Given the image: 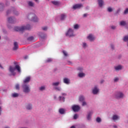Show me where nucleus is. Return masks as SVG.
I'll return each mask as SVG.
<instances>
[{"label":"nucleus","mask_w":128,"mask_h":128,"mask_svg":"<svg viewBox=\"0 0 128 128\" xmlns=\"http://www.w3.org/2000/svg\"><path fill=\"white\" fill-rule=\"evenodd\" d=\"M30 25L28 24L26 26H22L21 27L16 26L14 28V30L16 32H24L26 30H30Z\"/></svg>","instance_id":"obj_1"},{"label":"nucleus","mask_w":128,"mask_h":128,"mask_svg":"<svg viewBox=\"0 0 128 128\" xmlns=\"http://www.w3.org/2000/svg\"><path fill=\"white\" fill-rule=\"evenodd\" d=\"M17 70L18 72H20V67L18 65H16L15 67H12V66H10V72L12 73V76H16V72H14V70Z\"/></svg>","instance_id":"obj_2"},{"label":"nucleus","mask_w":128,"mask_h":128,"mask_svg":"<svg viewBox=\"0 0 128 128\" xmlns=\"http://www.w3.org/2000/svg\"><path fill=\"white\" fill-rule=\"evenodd\" d=\"M23 88V91L24 92H26V94H28L30 92V85L28 84H24L22 86Z\"/></svg>","instance_id":"obj_3"},{"label":"nucleus","mask_w":128,"mask_h":128,"mask_svg":"<svg viewBox=\"0 0 128 128\" xmlns=\"http://www.w3.org/2000/svg\"><path fill=\"white\" fill-rule=\"evenodd\" d=\"M28 18L30 20H32L33 22H36L38 20V17L36 16L34 14H30L28 16Z\"/></svg>","instance_id":"obj_4"},{"label":"nucleus","mask_w":128,"mask_h":128,"mask_svg":"<svg viewBox=\"0 0 128 128\" xmlns=\"http://www.w3.org/2000/svg\"><path fill=\"white\" fill-rule=\"evenodd\" d=\"M74 31L70 28L68 32L66 33V36H69L70 38H72V36H74Z\"/></svg>","instance_id":"obj_5"},{"label":"nucleus","mask_w":128,"mask_h":128,"mask_svg":"<svg viewBox=\"0 0 128 128\" xmlns=\"http://www.w3.org/2000/svg\"><path fill=\"white\" fill-rule=\"evenodd\" d=\"M124 96V94L120 92H116L115 95L116 98H122Z\"/></svg>","instance_id":"obj_6"},{"label":"nucleus","mask_w":128,"mask_h":128,"mask_svg":"<svg viewBox=\"0 0 128 128\" xmlns=\"http://www.w3.org/2000/svg\"><path fill=\"white\" fill-rule=\"evenodd\" d=\"M72 110L76 112H78V110H80V107L78 105H74L72 106Z\"/></svg>","instance_id":"obj_7"},{"label":"nucleus","mask_w":128,"mask_h":128,"mask_svg":"<svg viewBox=\"0 0 128 128\" xmlns=\"http://www.w3.org/2000/svg\"><path fill=\"white\" fill-rule=\"evenodd\" d=\"M14 22H16V18L14 17H9L8 18V22L9 24H14Z\"/></svg>","instance_id":"obj_8"},{"label":"nucleus","mask_w":128,"mask_h":128,"mask_svg":"<svg viewBox=\"0 0 128 128\" xmlns=\"http://www.w3.org/2000/svg\"><path fill=\"white\" fill-rule=\"evenodd\" d=\"M99 90H100L98 89V87H96V86H95L92 90V94H96Z\"/></svg>","instance_id":"obj_9"},{"label":"nucleus","mask_w":128,"mask_h":128,"mask_svg":"<svg viewBox=\"0 0 128 128\" xmlns=\"http://www.w3.org/2000/svg\"><path fill=\"white\" fill-rule=\"evenodd\" d=\"M82 6V4H77L73 6L74 10H76V8H80Z\"/></svg>","instance_id":"obj_10"},{"label":"nucleus","mask_w":128,"mask_h":128,"mask_svg":"<svg viewBox=\"0 0 128 128\" xmlns=\"http://www.w3.org/2000/svg\"><path fill=\"white\" fill-rule=\"evenodd\" d=\"M30 77L28 76L26 77L25 80H24V84H26L28 82H30Z\"/></svg>","instance_id":"obj_11"},{"label":"nucleus","mask_w":128,"mask_h":128,"mask_svg":"<svg viewBox=\"0 0 128 128\" xmlns=\"http://www.w3.org/2000/svg\"><path fill=\"white\" fill-rule=\"evenodd\" d=\"M88 40H90V42H92V40H94V37L92 36V34H90L89 36H88Z\"/></svg>","instance_id":"obj_12"},{"label":"nucleus","mask_w":128,"mask_h":128,"mask_svg":"<svg viewBox=\"0 0 128 128\" xmlns=\"http://www.w3.org/2000/svg\"><path fill=\"white\" fill-rule=\"evenodd\" d=\"M18 48V44L17 42H14V47L13 48L14 50H16Z\"/></svg>","instance_id":"obj_13"},{"label":"nucleus","mask_w":128,"mask_h":128,"mask_svg":"<svg viewBox=\"0 0 128 128\" xmlns=\"http://www.w3.org/2000/svg\"><path fill=\"white\" fill-rule=\"evenodd\" d=\"M64 84H70V80L68 78H64Z\"/></svg>","instance_id":"obj_14"},{"label":"nucleus","mask_w":128,"mask_h":128,"mask_svg":"<svg viewBox=\"0 0 128 128\" xmlns=\"http://www.w3.org/2000/svg\"><path fill=\"white\" fill-rule=\"evenodd\" d=\"M113 120H120V117L118 116V115H114L112 116Z\"/></svg>","instance_id":"obj_15"},{"label":"nucleus","mask_w":128,"mask_h":128,"mask_svg":"<svg viewBox=\"0 0 128 128\" xmlns=\"http://www.w3.org/2000/svg\"><path fill=\"white\" fill-rule=\"evenodd\" d=\"M98 3L99 6L100 8H102V6L104 4V1H102V0H98Z\"/></svg>","instance_id":"obj_16"},{"label":"nucleus","mask_w":128,"mask_h":128,"mask_svg":"<svg viewBox=\"0 0 128 128\" xmlns=\"http://www.w3.org/2000/svg\"><path fill=\"white\" fill-rule=\"evenodd\" d=\"M122 68V66L120 65L116 66L115 67L116 70H120Z\"/></svg>","instance_id":"obj_17"},{"label":"nucleus","mask_w":128,"mask_h":128,"mask_svg":"<svg viewBox=\"0 0 128 128\" xmlns=\"http://www.w3.org/2000/svg\"><path fill=\"white\" fill-rule=\"evenodd\" d=\"M39 36L41 38H44L46 36V35L42 32L40 33Z\"/></svg>","instance_id":"obj_18"},{"label":"nucleus","mask_w":128,"mask_h":128,"mask_svg":"<svg viewBox=\"0 0 128 128\" xmlns=\"http://www.w3.org/2000/svg\"><path fill=\"white\" fill-rule=\"evenodd\" d=\"M92 112H90L88 114V115L87 116V119L90 120V116H92Z\"/></svg>","instance_id":"obj_19"},{"label":"nucleus","mask_w":128,"mask_h":128,"mask_svg":"<svg viewBox=\"0 0 128 128\" xmlns=\"http://www.w3.org/2000/svg\"><path fill=\"white\" fill-rule=\"evenodd\" d=\"M26 108L27 110H32V105L28 104L26 106Z\"/></svg>","instance_id":"obj_20"},{"label":"nucleus","mask_w":128,"mask_h":128,"mask_svg":"<svg viewBox=\"0 0 128 128\" xmlns=\"http://www.w3.org/2000/svg\"><path fill=\"white\" fill-rule=\"evenodd\" d=\"M28 4L29 6H34V3L32 1H28Z\"/></svg>","instance_id":"obj_21"},{"label":"nucleus","mask_w":128,"mask_h":128,"mask_svg":"<svg viewBox=\"0 0 128 128\" xmlns=\"http://www.w3.org/2000/svg\"><path fill=\"white\" fill-rule=\"evenodd\" d=\"M52 2L53 4H54V6H58V4H60V2L58 1H52Z\"/></svg>","instance_id":"obj_22"},{"label":"nucleus","mask_w":128,"mask_h":128,"mask_svg":"<svg viewBox=\"0 0 128 128\" xmlns=\"http://www.w3.org/2000/svg\"><path fill=\"white\" fill-rule=\"evenodd\" d=\"M64 100H65V98L64 97V96H60L59 97V100L60 102H64Z\"/></svg>","instance_id":"obj_23"},{"label":"nucleus","mask_w":128,"mask_h":128,"mask_svg":"<svg viewBox=\"0 0 128 128\" xmlns=\"http://www.w3.org/2000/svg\"><path fill=\"white\" fill-rule=\"evenodd\" d=\"M66 18V16L64 14H62L60 16V20H64V18Z\"/></svg>","instance_id":"obj_24"},{"label":"nucleus","mask_w":128,"mask_h":128,"mask_svg":"<svg viewBox=\"0 0 128 128\" xmlns=\"http://www.w3.org/2000/svg\"><path fill=\"white\" fill-rule=\"evenodd\" d=\"M59 112L60 114H64V108H60L59 110Z\"/></svg>","instance_id":"obj_25"},{"label":"nucleus","mask_w":128,"mask_h":128,"mask_svg":"<svg viewBox=\"0 0 128 128\" xmlns=\"http://www.w3.org/2000/svg\"><path fill=\"white\" fill-rule=\"evenodd\" d=\"M80 102H84V96H80L79 98Z\"/></svg>","instance_id":"obj_26"},{"label":"nucleus","mask_w":128,"mask_h":128,"mask_svg":"<svg viewBox=\"0 0 128 128\" xmlns=\"http://www.w3.org/2000/svg\"><path fill=\"white\" fill-rule=\"evenodd\" d=\"M12 96H13V98H18V93L12 94Z\"/></svg>","instance_id":"obj_27"},{"label":"nucleus","mask_w":128,"mask_h":128,"mask_svg":"<svg viewBox=\"0 0 128 128\" xmlns=\"http://www.w3.org/2000/svg\"><path fill=\"white\" fill-rule=\"evenodd\" d=\"M85 74L84 73H79L78 74V76L79 78H82L84 76Z\"/></svg>","instance_id":"obj_28"},{"label":"nucleus","mask_w":128,"mask_h":128,"mask_svg":"<svg viewBox=\"0 0 128 128\" xmlns=\"http://www.w3.org/2000/svg\"><path fill=\"white\" fill-rule=\"evenodd\" d=\"M28 40H29V42H32V40H34V36H31L30 37H28Z\"/></svg>","instance_id":"obj_29"},{"label":"nucleus","mask_w":128,"mask_h":128,"mask_svg":"<svg viewBox=\"0 0 128 128\" xmlns=\"http://www.w3.org/2000/svg\"><path fill=\"white\" fill-rule=\"evenodd\" d=\"M4 4H0V11L2 10H4Z\"/></svg>","instance_id":"obj_30"},{"label":"nucleus","mask_w":128,"mask_h":128,"mask_svg":"<svg viewBox=\"0 0 128 128\" xmlns=\"http://www.w3.org/2000/svg\"><path fill=\"white\" fill-rule=\"evenodd\" d=\"M60 84V82H56L52 84V86H58Z\"/></svg>","instance_id":"obj_31"},{"label":"nucleus","mask_w":128,"mask_h":128,"mask_svg":"<svg viewBox=\"0 0 128 128\" xmlns=\"http://www.w3.org/2000/svg\"><path fill=\"white\" fill-rule=\"evenodd\" d=\"M52 62V59L50 58H48L46 60V62Z\"/></svg>","instance_id":"obj_32"},{"label":"nucleus","mask_w":128,"mask_h":128,"mask_svg":"<svg viewBox=\"0 0 128 128\" xmlns=\"http://www.w3.org/2000/svg\"><path fill=\"white\" fill-rule=\"evenodd\" d=\"M126 22L124 21H122L120 22V25L121 26H126Z\"/></svg>","instance_id":"obj_33"},{"label":"nucleus","mask_w":128,"mask_h":128,"mask_svg":"<svg viewBox=\"0 0 128 128\" xmlns=\"http://www.w3.org/2000/svg\"><path fill=\"white\" fill-rule=\"evenodd\" d=\"M124 42H128V36H125L124 38Z\"/></svg>","instance_id":"obj_34"},{"label":"nucleus","mask_w":128,"mask_h":128,"mask_svg":"<svg viewBox=\"0 0 128 128\" xmlns=\"http://www.w3.org/2000/svg\"><path fill=\"white\" fill-rule=\"evenodd\" d=\"M96 120L97 122H102V119H100V118L98 117V118H96Z\"/></svg>","instance_id":"obj_35"},{"label":"nucleus","mask_w":128,"mask_h":128,"mask_svg":"<svg viewBox=\"0 0 128 128\" xmlns=\"http://www.w3.org/2000/svg\"><path fill=\"white\" fill-rule=\"evenodd\" d=\"M80 28V26H78V24H76L74 26V28L75 30H78V28Z\"/></svg>","instance_id":"obj_36"},{"label":"nucleus","mask_w":128,"mask_h":128,"mask_svg":"<svg viewBox=\"0 0 128 128\" xmlns=\"http://www.w3.org/2000/svg\"><path fill=\"white\" fill-rule=\"evenodd\" d=\"M40 90H46V87L44 86H42L40 88Z\"/></svg>","instance_id":"obj_37"},{"label":"nucleus","mask_w":128,"mask_h":128,"mask_svg":"<svg viewBox=\"0 0 128 128\" xmlns=\"http://www.w3.org/2000/svg\"><path fill=\"white\" fill-rule=\"evenodd\" d=\"M13 12L14 14H16V16H18V11L14 10H13Z\"/></svg>","instance_id":"obj_38"},{"label":"nucleus","mask_w":128,"mask_h":128,"mask_svg":"<svg viewBox=\"0 0 128 128\" xmlns=\"http://www.w3.org/2000/svg\"><path fill=\"white\" fill-rule=\"evenodd\" d=\"M108 12H112V8H108Z\"/></svg>","instance_id":"obj_39"},{"label":"nucleus","mask_w":128,"mask_h":128,"mask_svg":"<svg viewBox=\"0 0 128 128\" xmlns=\"http://www.w3.org/2000/svg\"><path fill=\"white\" fill-rule=\"evenodd\" d=\"M62 52L64 56H68V53L66 51L63 50Z\"/></svg>","instance_id":"obj_40"},{"label":"nucleus","mask_w":128,"mask_h":128,"mask_svg":"<svg viewBox=\"0 0 128 128\" xmlns=\"http://www.w3.org/2000/svg\"><path fill=\"white\" fill-rule=\"evenodd\" d=\"M16 90H20V84H16Z\"/></svg>","instance_id":"obj_41"},{"label":"nucleus","mask_w":128,"mask_h":128,"mask_svg":"<svg viewBox=\"0 0 128 128\" xmlns=\"http://www.w3.org/2000/svg\"><path fill=\"white\" fill-rule=\"evenodd\" d=\"M42 30H48V27L46 26L42 27Z\"/></svg>","instance_id":"obj_42"},{"label":"nucleus","mask_w":128,"mask_h":128,"mask_svg":"<svg viewBox=\"0 0 128 128\" xmlns=\"http://www.w3.org/2000/svg\"><path fill=\"white\" fill-rule=\"evenodd\" d=\"M124 14H128V8H127L124 12Z\"/></svg>","instance_id":"obj_43"},{"label":"nucleus","mask_w":128,"mask_h":128,"mask_svg":"<svg viewBox=\"0 0 128 128\" xmlns=\"http://www.w3.org/2000/svg\"><path fill=\"white\" fill-rule=\"evenodd\" d=\"M76 118H78V114H75L74 116V119L76 120Z\"/></svg>","instance_id":"obj_44"},{"label":"nucleus","mask_w":128,"mask_h":128,"mask_svg":"<svg viewBox=\"0 0 128 128\" xmlns=\"http://www.w3.org/2000/svg\"><path fill=\"white\" fill-rule=\"evenodd\" d=\"M82 106H86V102L83 101Z\"/></svg>","instance_id":"obj_45"},{"label":"nucleus","mask_w":128,"mask_h":128,"mask_svg":"<svg viewBox=\"0 0 128 128\" xmlns=\"http://www.w3.org/2000/svg\"><path fill=\"white\" fill-rule=\"evenodd\" d=\"M118 78H116L114 79V82H118Z\"/></svg>","instance_id":"obj_46"},{"label":"nucleus","mask_w":128,"mask_h":128,"mask_svg":"<svg viewBox=\"0 0 128 128\" xmlns=\"http://www.w3.org/2000/svg\"><path fill=\"white\" fill-rule=\"evenodd\" d=\"M86 43H83V48H86Z\"/></svg>","instance_id":"obj_47"},{"label":"nucleus","mask_w":128,"mask_h":128,"mask_svg":"<svg viewBox=\"0 0 128 128\" xmlns=\"http://www.w3.org/2000/svg\"><path fill=\"white\" fill-rule=\"evenodd\" d=\"M84 18H86V16H88V14H84L83 15Z\"/></svg>","instance_id":"obj_48"},{"label":"nucleus","mask_w":128,"mask_h":128,"mask_svg":"<svg viewBox=\"0 0 128 128\" xmlns=\"http://www.w3.org/2000/svg\"><path fill=\"white\" fill-rule=\"evenodd\" d=\"M111 48L112 50H114V46L111 44Z\"/></svg>","instance_id":"obj_49"},{"label":"nucleus","mask_w":128,"mask_h":128,"mask_svg":"<svg viewBox=\"0 0 128 128\" xmlns=\"http://www.w3.org/2000/svg\"><path fill=\"white\" fill-rule=\"evenodd\" d=\"M56 88V90H60V88H58V87H57V88Z\"/></svg>","instance_id":"obj_50"},{"label":"nucleus","mask_w":128,"mask_h":128,"mask_svg":"<svg viewBox=\"0 0 128 128\" xmlns=\"http://www.w3.org/2000/svg\"><path fill=\"white\" fill-rule=\"evenodd\" d=\"M10 14V10H8L7 11V12H6V14Z\"/></svg>","instance_id":"obj_51"},{"label":"nucleus","mask_w":128,"mask_h":128,"mask_svg":"<svg viewBox=\"0 0 128 128\" xmlns=\"http://www.w3.org/2000/svg\"><path fill=\"white\" fill-rule=\"evenodd\" d=\"M111 28H112V30H114V28H116V26H112Z\"/></svg>","instance_id":"obj_52"},{"label":"nucleus","mask_w":128,"mask_h":128,"mask_svg":"<svg viewBox=\"0 0 128 128\" xmlns=\"http://www.w3.org/2000/svg\"><path fill=\"white\" fill-rule=\"evenodd\" d=\"M2 107H0V116L2 114Z\"/></svg>","instance_id":"obj_53"},{"label":"nucleus","mask_w":128,"mask_h":128,"mask_svg":"<svg viewBox=\"0 0 128 128\" xmlns=\"http://www.w3.org/2000/svg\"><path fill=\"white\" fill-rule=\"evenodd\" d=\"M78 70H82V68H78Z\"/></svg>","instance_id":"obj_54"},{"label":"nucleus","mask_w":128,"mask_h":128,"mask_svg":"<svg viewBox=\"0 0 128 128\" xmlns=\"http://www.w3.org/2000/svg\"><path fill=\"white\" fill-rule=\"evenodd\" d=\"M70 128H76V126H72Z\"/></svg>","instance_id":"obj_55"},{"label":"nucleus","mask_w":128,"mask_h":128,"mask_svg":"<svg viewBox=\"0 0 128 128\" xmlns=\"http://www.w3.org/2000/svg\"><path fill=\"white\" fill-rule=\"evenodd\" d=\"M62 96H66V94L64 93H62Z\"/></svg>","instance_id":"obj_56"},{"label":"nucleus","mask_w":128,"mask_h":128,"mask_svg":"<svg viewBox=\"0 0 128 128\" xmlns=\"http://www.w3.org/2000/svg\"><path fill=\"white\" fill-rule=\"evenodd\" d=\"M35 0L36 2H38V3L39 2H38V0Z\"/></svg>","instance_id":"obj_57"},{"label":"nucleus","mask_w":128,"mask_h":128,"mask_svg":"<svg viewBox=\"0 0 128 128\" xmlns=\"http://www.w3.org/2000/svg\"><path fill=\"white\" fill-rule=\"evenodd\" d=\"M0 68H4L2 67V65L0 64Z\"/></svg>","instance_id":"obj_58"},{"label":"nucleus","mask_w":128,"mask_h":128,"mask_svg":"<svg viewBox=\"0 0 128 128\" xmlns=\"http://www.w3.org/2000/svg\"><path fill=\"white\" fill-rule=\"evenodd\" d=\"M104 82V80H102L100 82V83H101V84H102V82Z\"/></svg>","instance_id":"obj_59"},{"label":"nucleus","mask_w":128,"mask_h":128,"mask_svg":"<svg viewBox=\"0 0 128 128\" xmlns=\"http://www.w3.org/2000/svg\"><path fill=\"white\" fill-rule=\"evenodd\" d=\"M114 128H117L118 126H114Z\"/></svg>","instance_id":"obj_60"},{"label":"nucleus","mask_w":128,"mask_h":128,"mask_svg":"<svg viewBox=\"0 0 128 128\" xmlns=\"http://www.w3.org/2000/svg\"><path fill=\"white\" fill-rule=\"evenodd\" d=\"M8 28H10V27L8 26Z\"/></svg>","instance_id":"obj_61"},{"label":"nucleus","mask_w":128,"mask_h":128,"mask_svg":"<svg viewBox=\"0 0 128 128\" xmlns=\"http://www.w3.org/2000/svg\"><path fill=\"white\" fill-rule=\"evenodd\" d=\"M12 2H16V0H12Z\"/></svg>","instance_id":"obj_62"},{"label":"nucleus","mask_w":128,"mask_h":128,"mask_svg":"<svg viewBox=\"0 0 128 128\" xmlns=\"http://www.w3.org/2000/svg\"><path fill=\"white\" fill-rule=\"evenodd\" d=\"M4 128H10V127H5Z\"/></svg>","instance_id":"obj_63"},{"label":"nucleus","mask_w":128,"mask_h":128,"mask_svg":"<svg viewBox=\"0 0 128 128\" xmlns=\"http://www.w3.org/2000/svg\"><path fill=\"white\" fill-rule=\"evenodd\" d=\"M54 98H56V96H54Z\"/></svg>","instance_id":"obj_64"}]
</instances>
